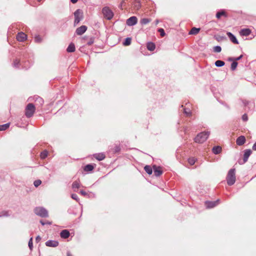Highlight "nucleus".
Segmentation results:
<instances>
[{
	"mask_svg": "<svg viewBox=\"0 0 256 256\" xmlns=\"http://www.w3.org/2000/svg\"><path fill=\"white\" fill-rule=\"evenodd\" d=\"M235 169L232 168L228 171L226 176L227 184L229 186L233 185L236 180Z\"/></svg>",
	"mask_w": 256,
	"mask_h": 256,
	"instance_id": "1",
	"label": "nucleus"
},
{
	"mask_svg": "<svg viewBox=\"0 0 256 256\" xmlns=\"http://www.w3.org/2000/svg\"><path fill=\"white\" fill-rule=\"evenodd\" d=\"M210 132H204L198 134L194 138V142L197 143H203L208 138Z\"/></svg>",
	"mask_w": 256,
	"mask_h": 256,
	"instance_id": "2",
	"label": "nucleus"
},
{
	"mask_svg": "<svg viewBox=\"0 0 256 256\" xmlns=\"http://www.w3.org/2000/svg\"><path fill=\"white\" fill-rule=\"evenodd\" d=\"M36 110L34 106L32 104H28L25 109V115L27 118L32 117Z\"/></svg>",
	"mask_w": 256,
	"mask_h": 256,
	"instance_id": "3",
	"label": "nucleus"
},
{
	"mask_svg": "<svg viewBox=\"0 0 256 256\" xmlns=\"http://www.w3.org/2000/svg\"><path fill=\"white\" fill-rule=\"evenodd\" d=\"M34 213L41 217L46 218L48 216V211L42 207H37L34 209Z\"/></svg>",
	"mask_w": 256,
	"mask_h": 256,
	"instance_id": "4",
	"label": "nucleus"
},
{
	"mask_svg": "<svg viewBox=\"0 0 256 256\" xmlns=\"http://www.w3.org/2000/svg\"><path fill=\"white\" fill-rule=\"evenodd\" d=\"M74 24L76 25L82 19L83 15L82 10L78 9L74 12Z\"/></svg>",
	"mask_w": 256,
	"mask_h": 256,
	"instance_id": "5",
	"label": "nucleus"
},
{
	"mask_svg": "<svg viewBox=\"0 0 256 256\" xmlns=\"http://www.w3.org/2000/svg\"><path fill=\"white\" fill-rule=\"evenodd\" d=\"M102 12L104 16L108 20H110L114 16L113 12L108 7L104 8Z\"/></svg>",
	"mask_w": 256,
	"mask_h": 256,
	"instance_id": "6",
	"label": "nucleus"
},
{
	"mask_svg": "<svg viewBox=\"0 0 256 256\" xmlns=\"http://www.w3.org/2000/svg\"><path fill=\"white\" fill-rule=\"evenodd\" d=\"M219 200L214 202L206 201L205 206L207 208H213L219 204Z\"/></svg>",
	"mask_w": 256,
	"mask_h": 256,
	"instance_id": "7",
	"label": "nucleus"
},
{
	"mask_svg": "<svg viewBox=\"0 0 256 256\" xmlns=\"http://www.w3.org/2000/svg\"><path fill=\"white\" fill-rule=\"evenodd\" d=\"M153 170L154 174L156 176H159L162 174V168L160 166H158L156 165L153 166Z\"/></svg>",
	"mask_w": 256,
	"mask_h": 256,
	"instance_id": "8",
	"label": "nucleus"
},
{
	"mask_svg": "<svg viewBox=\"0 0 256 256\" xmlns=\"http://www.w3.org/2000/svg\"><path fill=\"white\" fill-rule=\"evenodd\" d=\"M27 38V36L23 32H20L16 35V40L18 42H23Z\"/></svg>",
	"mask_w": 256,
	"mask_h": 256,
	"instance_id": "9",
	"label": "nucleus"
},
{
	"mask_svg": "<svg viewBox=\"0 0 256 256\" xmlns=\"http://www.w3.org/2000/svg\"><path fill=\"white\" fill-rule=\"evenodd\" d=\"M138 19L136 16H132L128 18L126 20V24L128 26H132L137 23Z\"/></svg>",
	"mask_w": 256,
	"mask_h": 256,
	"instance_id": "10",
	"label": "nucleus"
},
{
	"mask_svg": "<svg viewBox=\"0 0 256 256\" xmlns=\"http://www.w3.org/2000/svg\"><path fill=\"white\" fill-rule=\"evenodd\" d=\"M87 30V26H82L76 28V33L77 35L80 36L86 32Z\"/></svg>",
	"mask_w": 256,
	"mask_h": 256,
	"instance_id": "11",
	"label": "nucleus"
},
{
	"mask_svg": "<svg viewBox=\"0 0 256 256\" xmlns=\"http://www.w3.org/2000/svg\"><path fill=\"white\" fill-rule=\"evenodd\" d=\"M227 36L229 38L230 40L234 44H238V42L236 36L230 32L226 33Z\"/></svg>",
	"mask_w": 256,
	"mask_h": 256,
	"instance_id": "12",
	"label": "nucleus"
},
{
	"mask_svg": "<svg viewBox=\"0 0 256 256\" xmlns=\"http://www.w3.org/2000/svg\"><path fill=\"white\" fill-rule=\"evenodd\" d=\"M246 140L244 136H241L236 139V142L238 146H242L246 142Z\"/></svg>",
	"mask_w": 256,
	"mask_h": 256,
	"instance_id": "13",
	"label": "nucleus"
},
{
	"mask_svg": "<svg viewBox=\"0 0 256 256\" xmlns=\"http://www.w3.org/2000/svg\"><path fill=\"white\" fill-rule=\"evenodd\" d=\"M47 246L56 247L58 245V242L56 240H48L46 242Z\"/></svg>",
	"mask_w": 256,
	"mask_h": 256,
	"instance_id": "14",
	"label": "nucleus"
},
{
	"mask_svg": "<svg viewBox=\"0 0 256 256\" xmlns=\"http://www.w3.org/2000/svg\"><path fill=\"white\" fill-rule=\"evenodd\" d=\"M70 233L67 230H62L60 233V236L62 238H67L70 236Z\"/></svg>",
	"mask_w": 256,
	"mask_h": 256,
	"instance_id": "15",
	"label": "nucleus"
},
{
	"mask_svg": "<svg viewBox=\"0 0 256 256\" xmlns=\"http://www.w3.org/2000/svg\"><path fill=\"white\" fill-rule=\"evenodd\" d=\"M251 32V30L249 28H244L240 31V34L241 36H248Z\"/></svg>",
	"mask_w": 256,
	"mask_h": 256,
	"instance_id": "16",
	"label": "nucleus"
},
{
	"mask_svg": "<svg viewBox=\"0 0 256 256\" xmlns=\"http://www.w3.org/2000/svg\"><path fill=\"white\" fill-rule=\"evenodd\" d=\"M252 152L250 150H246L244 151V162H246L248 161V158L250 156Z\"/></svg>",
	"mask_w": 256,
	"mask_h": 256,
	"instance_id": "17",
	"label": "nucleus"
},
{
	"mask_svg": "<svg viewBox=\"0 0 256 256\" xmlns=\"http://www.w3.org/2000/svg\"><path fill=\"white\" fill-rule=\"evenodd\" d=\"M94 157L98 160H102L105 158L106 156L103 153H98L94 154Z\"/></svg>",
	"mask_w": 256,
	"mask_h": 256,
	"instance_id": "18",
	"label": "nucleus"
},
{
	"mask_svg": "<svg viewBox=\"0 0 256 256\" xmlns=\"http://www.w3.org/2000/svg\"><path fill=\"white\" fill-rule=\"evenodd\" d=\"M80 186V180H76L73 182L72 184V188L74 189V191H76V189H78Z\"/></svg>",
	"mask_w": 256,
	"mask_h": 256,
	"instance_id": "19",
	"label": "nucleus"
},
{
	"mask_svg": "<svg viewBox=\"0 0 256 256\" xmlns=\"http://www.w3.org/2000/svg\"><path fill=\"white\" fill-rule=\"evenodd\" d=\"M222 16H224V17H227L228 16L224 10L218 12L216 14V17L218 19H220Z\"/></svg>",
	"mask_w": 256,
	"mask_h": 256,
	"instance_id": "20",
	"label": "nucleus"
},
{
	"mask_svg": "<svg viewBox=\"0 0 256 256\" xmlns=\"http://www.w3.org/2000/svg\"><path fill=\"white\" fill-rule=\"evenodd\" d=\"M212 151L216 154H219L222 152V148L220 146H214L212 149Z\"/></svg>",
	"mask_w": 256,
	"mask_h": 256,
	"instance_id": "21",
	"label": "nucleus"
},
{
	"mask_svg": "<svg viewBox=\"0 0 256 256\" xmlns=\"http://www.w3.org/2000/svg\"><path fill=\"white\" fill-rule=\"evenodd\" d=\"M76 50L75 46L74 44L71 43L70 44V45L68 46L66 51L68 52H74Z\"/></svg>",
	"mask_w": 256,
	"mask_h": 256,
	"instance_id": "22",
	"label": "nucleus"
},
{
	"mask_svg": "<svg viewBox=\"0 0 256 256\" xmlns=\"http://www.w3.org/2000/svg\"><path fill=\"white\" fill-rule=\"evenodd\" d=\"M200 31V28H192L189 32V34L196 35L198 34Z\"/></svg>",
	"mask_w": 256,
	"mask_h": 256,
	"instance_id": "23",
	"label": "nucleus"
},
{
	"mask_svg": "<svg viewBox=\"0 0 256 256\" xmlns=\"http://www.w3.org/2000/svg\"><path fill=\"white\" fill-rule=\"evenodd\" d=\"M156 48L155 44L153 42H148L147 44V48L150 51H153Z\"/></svg>",
	"mask_w": 256,
	"mask_h": 256,
	"instance_id": "24",
	"label": "nucleus"
},
{
	"mask_svg": "<svg viewBox=\"0 0 256 256\" xmlns=\"http://www.w3.org/2000/svg\"><path fill=\"white\" fill-rule=\"evenodd\" d=\"M94 168V166L92 164H87L84 168V170L86 172L92 171Z\"/></svg>",
	"mask_w": 256,
	"mask_h": 256,
	"instance_id": "25",
	"label": "nucleus"
},
{
	"mask_svg": "<svg viewBox=\"0 0 256 256\" xmlns=\"http://www.w3.org/2000/svg\"><path fill=\"white\" fill-rule=\"evenodd\" d=\"M145 171L149 174H151L152 172V169L150 166H146L144 168Z\"/></svg>",
	"mask_w": 256,
	"mask_h": 256,
	"instance_id": "26",
	"label": "nucleus"
},
{
	"mask_svg": "<svg viewBox=\"0 0 256 256\" xmlns=\"http://www.w3.org/2000/svg\"><path fill=\"white\" fill-rule=\"evenodd\" d=\"M151 21L150 19L147 18H144L140 20V23L142 24H146Z\"/></svg>",
	"mask_w": 256,
	"mask_h": 256,
	"instance_id": "27",
	"label": "nucleus"
},
{
	"mask_svg": "<svg viewBox=\"0 0 256 256\" xmlns=\"http://www.w3.org/2000/svg\"><path fill=\"white\" fill-rule=\"evenodd\" d=\"M10 126V123H8L3 125H0V130H4L8 128Z\"/></svg>",
	"mask_w": 256,
	"mask_h": 256,
	"instance_id": "28",
	"label": "nucleus"
},
{
	"mask_svg": "<svg viewBox=\"0 0 256 256\" xmlns=\"http://www.w3.org/2000/svg\"><path fill=\"white\" fill-rule=\"evenodd\" d=\"M215 65L218 67L222 66L224 65V62L222 60H218L215 62Z\"/></svg>",
	"mask_w": 256,
	"mask_h": 256,
	"instance_id": "29",
	"label": "nucleus"
},
{
	"mask_svg": "<svg viewBox=\"0 0 256 256\" xmlns=\"http://www.w3.org/2000/svg\"><path fill=\"white\" fill-rule=\"evenodd\" d=\"M141 7L140 4L139 2H136L134 4V8L136 10H138Z\"/></svg>",
	"mask_w": 256,
	"mask_h": 256,
	"instance_id": "30",
	"label": "nucleus"
},
{
	"mask_svg": "<svg viewBox=\"0 0 256 256\" xmlns=\"http://www.w3.org/2000/svg\"><path fill=\"white\" fill-rule=\"evenodd\" d=\"M131 38H126L125 41L124 42V45L125 46H129L131 43Z\"/></svg>",
	"mask_w": 256,
	"mask_h": 256,
	"instance_id": "31",
	"label": "nucleus"
},
{
	"mask_svg": "<svg viewBox=\"0 0 256 256\" xmlns=\"http://www.w3.org/2000/svg\"><path fill=\"white\" fill-rule=\"evenodd\" d=\"M48 152L47 151H46V150L43 151L40 154V158L42 159L45 158L48 156Z\"/></svg>",
	"mask_w": 256,
	"mask_h": 256,
	"instance_id": "32",
	"label": "nucleus"
},
{
	"mask_svg": "<svg viewBox=\"0 0 256 256\" xmlns=\"http://www.w3.org/2000/svg\"><path fill=\"white\" fill-rule=\"evenodd\" d=\"M188 162L191 166L194 165L196 162V159L194 158H190L188 160Z\"/></svg>",
	"mask_w": 256,
	"mask_h": 256,
	"instance_id": "33",
	"label": "nucleus"
},
{
	"mask_svg": "<svg viewBox=\"0 0 256 256\" xmlns=\"http://www.w3.org/2000/svg\"><path fill=\"white\" fill-rule=\"evenodd\" d=\"M238 66V62H232V64H231V69L232 70H234L236 66Z\"/></svg>",
	"mask_w": 256,
	"mask_h": 256,
	"instance_id": "34",
	"label": "nucleus"
},
{
	"mask_svg": "<svg viewBox=\"0 0 256 256\" xmlns=\"http://www.w3.org/2000/svg\"><path fill=\"white\" fill-rule=\"evenodd\" d=\"M214 50L216 52H220L222 50L221 47L220 46H216L214 48Z\"/></svg>",
	"mask_w": 256,
	"mask_h": 256,
	"instance_id": "35",
	"label": "nucleus"
},
{
	"mask_svg": "<svg viewBox=\"0 0 256 256\" xmlns=\"http://www.w3.org/2000/svg\"><path fill=\"white\" fill-rule=\"evenodd\" d=\"M41 184L42 181L40 180H36L34 182V184L36 187L38 186Z\"/></svg>",
	"mask_w": 256,
	"mask_h": 256,
	"instance_id": "36",
	"label": "nucleus"
},
{
	"mask_svg": "<svg viewBox=\"0 0 256 256\" xmlns=\"http://www.w3.org/2000/svg\"><path fill=\"white\" fill-rule=\"evenodd\" d=\"M28 246L30 250L32 249V238H31L28 242Z\"/></svg>",
	"mask_w": 256,
	"mask_h": 256,
	"instance_id": "37",
	"label": "nucleus"
},
{
	"mask_svg": "<svg viewBox=\"0 0 256 256\" xmlns=\"http://www.w3.org/2000/svg\"><path fill=\"white\" fill-rule=\"evenodd\" d=\"M158 31L160 32L161 36L163 37L165 36L166 34L163 28H160Z\"/></svg>",
	"mask_w": 256,
	"mask_h": 256,
	"instance_id": "38",
	"label": "nucleus"
},
{
	"mask_svg": "<svg viewBox=\"0 0 256 256\" xmlns=\"http://www.w3.org/2000/svg\"><path fill=\"white\" fill-rule=\"evenodd\" d=\"M71 198H72V199H74V200H76V201H77V202H78V200H79V198H78V196H77L76 194H72L71 195Z\"/></svg>",
	"mask_w": 256,
	"mask_h": 256,
	"instance_id": "39",
	"label": "nucleus"
},
{
	"mask_svg": "<svg viewBox=\"0 0 256 256\" xmlns=\"http://www.w3.org/2000/svg\"><path fill=\"white\" fill-rule=\"evenodd\" d=\"M35 41L36 42H40L42 41V38L40 36H36L34 38Z\"/></svg>",
	"mask_w": 256,
	"mask_h": 256,
	"instance_id": "40",
	"label": "nucleus"
},
{
	"mask_svg": "<svg viewBox=\"0 0 256 256\" xmlns=\"http://www.w3.org/2000/svg\"><path fill=\"white\" fill-rule=\"evenodd\" d=\"M20 63V60H16L14 62V64L15 66H16L18 65Z\"/></svg>",
	"mask_w": 256,
	"mask_h": 256,
	"instance_id": "41",
	"label": "nucleus"
},
{
	"mask_svg": "<svg viewBox=\"0 0 256 256\" xmlns=\"http://www.w3.org/2000/svg\"><path fill=\"white\" fill-rule=\"evenodd\" d=\"M242 118L244 121L247 120L248 119L247 115L246 114H244L242 116Z\"/></svg>",
	"mask_w": 256,
	"mask_h": 256,
	"instance_id": "42",
	"label": "nucleus"
},
{
	"mask_svg": "<svg viewBox=\"0 0 256 256\" xmlns=\"http://www.w3.org/2000/svg\"><path fill=\"white\" fill-rule=\"evenodd\" d=\"M80 193L81 194H82L84 196H86L88 195V194L85 191H84L83 190H81L80 191Z\"/></svg>",
	"mask_w": 256,
	"mask_h": 256,
	"instance_id": "43",
	"label": "nucleus"
},
{
	"mask_svg": "<svg viewBox=\"0 0 256 256\" xmlns=\"http://www.w3.org/2000/svg\"><path fill=\"white\" fill-rule=\"evenodd\" d=\"M41 240V238L40 236H37L36 238V242H38Z\"/></svg>",
	"mask_w": 256,
	"mask_h": 256,
	"instance_id": "44",
	"label": "nucleus"
},
{
	"mask_svg": "<svg viewBox=\"0 0 256 256\" xmlns=\"http://www.w3.org/2000/svg\"><path fill=\"white\" fill-rule=\"evenodd\" d=\"M242 57V55H240V56L234 58V60L236 61V60H240V59H241Z\"/></svg>",
	"mask_w": 256,
	"mask_h": 256,
	"instance_id": "45",
	"label": "nucleus"
},
{
	"mask_svg": "<svg viewBox=\"0 0 256 256\" xmlns=\"http://www.w3.org/2000/svg\"><path fill=\"white\" fill-rule=\"evenodd\" d=\"M252 150H256V142L252 146Z\"/></svg>",
	"mask_w": 256,
	"mask_h": 256,
	"instance_id": "46",
	"label": "nucleus"
},
{
	"mask_svg": "<svg viewBox=\"0 0 256 256\" xmlns=\"http://www.w3.org/2000/svg\"><path fill=\"white\" fill-rule=\"evenodd\" d=\"M120 150V148L118 146H116L115 149V152H118Z\"/></svg>",
	"mask_w": 256,
	"mask_h": 256,
	"instance_id": "47",
	"label": "nucleus"
},
{
	"mask_svg": "<svg viewBox=\"0 0 256 256\" xmlns=\"http://www.w3.org/2000/svg\"><path fill=\"white\" fill-rule=\"evenodd\" d=\"M124 0H123L122 2H121V4H120V7L122 9V6H123V4H124Z\"/></svg>",
	"mask_w": 256,
	"mask_h": 256,
	"instance_id": "48",
	"label": "nucleus"
},
{
	"mask_svg": "<svg viewBox=\"0 0 256 256\" xmlns=\"http://www.w3.org/2000/svg\"><path fill=\"white\" fill-rule=\"evenodd\" d=\"M70 1L72 3L76 4L78 2V0H70Z\"/></svg>",
	"mask_w": 256,
	"mask_h": 256,
	"instance_id": "49",
	"label": "nucleus"
},
{
	"mask_svg": "<svg viewBox=\"0 0 256 256\" xmlns=\"http://www.w3.org/2000/svg\"><path fill=\"white\" fill-rule=\"evenodd\" d=\"M40 222L42 224V225H44L46 224V223H44V222H43V221L42 220H40Z\"/></svg>",
	"mask_w": 256,
	"mask_h": 256,
	"instance_id": "50",
	"label": "nucleus"
},
{
	"mask_svg": "<svg viewBox=\"0 0 256 256\" xmlns=\"http://www.w3.org/2000/svg\"><path fill=\"white\" fill-rule=\"evenodd\" d=\"M67 256H72L70 252H67Z\"/></svg>",
	"mask_w": 256,
	"mask_h": 256,
	"instance_id": "51",
	"label": "nucleus"
},
{
	"mask_svg": "<svg viewBox=\"0 0 256 256\" xmlns=\"http://www.w3.org/2000/svg\"><path fill=\"white\" fill-rule=\"evenodd\" d=\"M184 112H185V113H186L188 116V114H190L189 112H187V111H186V110H184Z\"/></svg>",
	"mask_w": 256,
	"mask_h": 256,
	"instance_id": "52",
	"label": "nucleus"
},
{
	"mask_svg": "<svg viewBox=\"0 0 256 256\" xmlns=\"http://www.w3.org/2000/svg\"><path fill=\"white\" fill-rule=\"evenodd\" d=\"M229 60H234L233 58H229Z\"/></svg>",
	"mask_w": 256,
	"mask_h": 256,
	"instance_id": "53",
	"label": "nucleus"
},
{
	"mask_svg": "<svg viewBox=\"0 0 256 256\" xmlns=\"http://www.w3.org/2000/svg\"><path fill=\"white\" fill-rule=\"evenodd\" d=\"M49 224H51V222H48V223Z\"/></svg>",
	"mask_w": 256,
	"mask_h": 256,
	"instance_id": "54",
	"label": "nucleus"
}]
</instances>
